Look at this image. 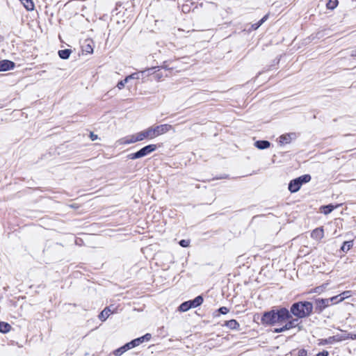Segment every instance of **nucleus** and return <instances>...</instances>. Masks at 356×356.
<instances>
[{"instance_id": "nucleus-12", "label": "nucleus", "mask_w": 356, "mask_h": 356, "mask_svg": "<svg viewBox=\"0 0 356 356\" xmlns=\"http://www.w3.org/2000/svg\"><path fill=\"white\" fill-rule=\"evenodd\" d=\"M324 236L323 227H318L314 229L311 234V237L315 240L320 241Z\"/></svg>"}, {"instance_id": "nucleus-27", "label": "nucleus", "mask_w": 356, "mask_h": 356, "mask_svg": "<svg viewBox=\"0 0 356 356\" xmlns=\"http://www.w3.org/2000/svg\"><path fill=\"white\" fill-rule=\"evenodd\" d=\"M179 243L181 247L186 248V247L189 246L190 242L188 240L183 239V240H181Z\"/></svg>"}, {"instance_id": "nucleus-33", "label": "nucleus", "mask_w": 356, "mask_h": 356, "mask_svg": "<svg viewBox=\"0 0 356 356\" xmlns=\"http://www.w3.org/2000/svg\"><path fill=\"white\" fill-rule=\"evenodd\" d=\"M126 345L129 346V350H130L134 347H136V343L134 341V340H132L131 341H130L129 343H127Z\"/></svg>"}, {"instance_id": "nucleus-7", "label": "nucleus", "mask_w": 356, "mask_h": 356, "mask_svg": "<svg viewBox=\"0 0 356 356\" xmlns=\"http://www.w3.org/2000/svg\"><path fill=\"white\" fill-rule=\"evenodd\" d=\"M339 296H335L330 298H319L316 300V308L319 309L320 312L323 311L325 308L328 307L331 303L334 301V299H338Z\"/></svg>"}, {"instance_id": "nucleus-38", "label": "nucleus", "mask_w": 356, "mask_h": 356, "mask_svg": "<svg viewBox=\"0 0 356 356\" xmlns=\"http://www.w3.org/2000/svg\"><path fill=\"white\" fill-rule=\"evenodd\" d=\"M90 139H91L92 141H94V140H97V139L98 136H97V135L95 134L94 133L90 132Z\"/></svg>"}, {"instance_id": "nucleus-34", "label": "nucleus", "mask_w": 356, "mask_h": 356, "mask_svg": "<svg viewBox=\"0 0 356 356\" xmlns=\"http://www.w3.org/2000/svg\"><path fill=\"white\" fill-rule=\"evenodd\" d=\"M126 345L129 346V350H130L134 347H136V343L134 341V340H132L131 341H130L129 343H127Z\"/></svg>"}, {"instance_id": "nucleus-36", "label": "nucleus", "mask_w": 356, "mask_h": 356, "mask_svg": "<svg viewBox=\"0 0 356 356\" xmlns=\"http://www.w3.org/2000/svg\"><path fill=\"white\" fill-rule=\"evenodd\" d=\"M134 341L136 343V346H139L140 343H143L141 337H138L137 339H134Z\"/></svg>"}, {"instance_id": "nucleus-1", "label": "nucleus", "mask_w": 356, "mask_h": 356, "mask_svg": "<svg viewBox=\"0 0 356 356\" xmlns=\"http://www.w3.org/2000/svg\"><path fill=\"white\" fill-rule=\"evenodd\" d=\"M291 317L289 309L282 307L279 309H272L265 312L261 318V323L264 325H275L283 324L287 319Z\"/></svg>"}, {"instance_id": "nucleus-14", "label": "nucleus", "mask_w": 356, "mask_h": 356, "mask_svg": "<svg viewBox=\"0 0 356 356\" xmlns=\"http://www.w3.org/2000/svg\"><path fill=\"white\" fill-rule=\"evenodd\" d=\"M254 145L259 149H265L270 147V143L268 140H257Z\"/></svg>"}, {"instance_id": "nucleus-21", "label": "nucleus", "mask_w": 356, "mask_h": 356, "mask_svg": "<svg viewBox=\"0 0 356 356\" xmlns=\"http://www.w3.org/2000/svg\"><path fill=\"white\" fill-rule=\"evenodd\" d=\"M300 182V185L302 186L305 183H307L311 180V176L309 175H304L296 178Z\"/></svg>"}, {"instance_id": "nucleus-5", "label": "nucleus", "mask_w": 356, "mask_h": 356, "mask_svg": "<svg viewBox=\"0 0 356 356\" xmlns=\"http://www.w3.org/2000/svg\"><path fill=\"white\" fill-rule=\"evenodd\" d=\"M204 299L202 296H197L195 299L184 302L179 307V311L185 312L191 308H195L202 304Z\"/></svg>"}, {"instance_id": "nucleus-19", "label": "nucleus", "mask_w": 356, "mask_h": 356, "mask_svg": "<svg viewBox=\"0 0 356 356\" xmlns=\"http://www.w3.org/2000/svg\"><path fill=\"white\" fill-rule=\"evenodd\" d=\"M129 350V346H127L124 344V346H121L120 348L115 350L113 351V354L115 356H121L124 353L127 351Z\"/></svg>"}, {"instance_id": "nucleus-29", "label": "nucleus", "mask_w": 356, "mask_h": 356, "mask_svg": "<svg viewBox=\"0 0 356 356\" xmlns=\"http://www.w3.org/2000/svg\"><path fill=\"white\" fill-rule=\"evenodd\" d=\"M140 337L143 339V342L148 341H149L151 339L152 335L150 334H149V333H147L144 336Z\"/></svg>"}, {"instance_id": "nucleus-22", "label": "nucleus", "mask_w": 356, "mask_h": 356, "mask_svg": "<svg viewBox=\"0 0 356 356\" xmlns=\"http://www.w3.org/2000/svg\"><path fill=\"white\" fill-rule=\"evenodd\" d=\"M353 243L352 241H345L341 246V250L343 252H346L353 247Z\"/></svg>"}, {"instance_id": "nucleus-28", "label": "nucleus", "mask_w": 356, "mask_h": 356, "mask_svg": "<svg viewBox=\"0 0 356 356\" xmlns=\"http://www.w3.org/2000/svg\"><path fill=\"white\" fill-rule=\"evenodd\" d=\"M83 51L86 53H92L93 49L90 44H87L84 47Z\"/></svg>"}, {"instance_id": "nucleus-44", "label": "nucleus", "mask_w": 356, "mask_h": 356, "mask_svg": "<svg viewBox=\"0 0 356 356\" xmlns=\"http://www.w3.org/2000/svg\"><path fill=\"white\" fill-rule=\"evenodd\" d=\"M340 298V297L338 298V299H334V301L331 304L338 303L339 302H337Z\"/></svg>"}, {"instance_id": "nucleus-42", "label": "nucleus", "mask_w": 356, "mask_h": 356, "mask_svg": "<svg viewBox=\"0 0 356 356\" xmlns=\"http://www.w3.org/2000/svg\"><path fill=\"white\" fill-rule=\"evenodd\" d=\"M260 26H261V24L258 22L256 24H254L252 25V28L254 29V30H256Z\"/></svg>"}, {"instance_id": "nucleus-32", "label": "nucleus", "mask_w": 356, "mask_h": 356, "mask_svg": "<svg viewBox=\"0 0 356 356\" xmlns=\"http://www.w3.org/2000/svg\"><path fill=\"white\" fill-rule=\"evenodd\" d=\"M284 331H286V330L284 329V325H283L281 327L275 328L273 332H275V333H280V332H283Z\"/></svg>"}, {"instance_id": "nucleus-25", "label": "nucleus", "mask_w": 356, "mask_h": 356, "mask_svg": "<svg viewBox=\"0 0 356 356\" xmlns=\"http://www.w3.org/2000/svg\"><path fill=\"white\" fill-rule=\"evenodd\" d=\"M334 209V207L332 204L326 205L323 207V213L325 214H328L331 213Z\"/></svg>"}, {"instance_id": "nucleus-31", "label": "nucleus", "mask_w": 356, "mask_h": 356, "mask_svg": "<svg viewBox=\"0 0 356 356\" xmlns=\"http://www.w3.org/2000/svg\"><path fill=\"white\" fill-rule=\"evenodd\" d=\"M218 312L222 314H226L227 313H228L229 309L226 307H222L219 308Z\"/></svg>"}, {"instance_id": "nucleus-13", "label": "nucleus", "mask_w": 356, "mask_h": 356, "mask_svg": "<svg viewBox=\"0 0 356 356\" xmlns=\"http://www.w3.org/2000/svg\"><path fill=\"white\" fill-rule=\"evenodd\" d=\"M298 181L297 179H294L289 182L288 188L291 193H296L300 190L301 186Z\"/></svg>"}, {"instance_id": "nucleus-16", "label": "nucleus", "mask_w": 356, "mask_h": 356, "mask_svg": "<svg viewBox=\"0 0 356 356\" xmlns=\"http://www.w3.org/2000/svg\"><path fill=\"white\" fill-rule=\"evenodd\" d=\"M225 325L232 330H237L239 327V323L234 319L225 321Z\"/></svg>"}, {"instance_id": "nucleus-24", "label": "nucleus", "mask_w": 356, "mask_h": 356, "mask_svg": "<svg viewBox=\"0 0 356 356\" xmlns=\"http://www.w3.org/2000/svg\"><path fill=\"white\" fill-rule=\"evenodd\" d=\"M338 5V0H329L326 4V6L328 9L333 10Z\"/></svg>"}, {"instance_id": "nucleus-40", "label": "nucleus", "mask_w": 356, "mask_h": 356, "mask_svg": "<svg viewBox=\"0 0 356 356\" xmlns=\"http://www.w3.org/2000/svg\"><path fill=\"white\" fill-rule=\"evenodd\" d=\"M268 18V15H264L259 22L262 24L264 23Z\"/></svg>"}, {"instance_id": "nucleus-4", "label": "nucleus", "mask_w": 356, "mask_h": 356, "mask_svg": "<svg viewBox=\"0 0 356 356\" xmlns=\"http://www.w3.org/2000/svg\"><path fill=\"white\" fill-rule=\"evenodd\" d=\"M156 149V145H154V144L148 145L143 147L138 152L129 154L127 157L129 159H132V160L140 159V158L144 157V156L151 154L152 152H154Z\"/></svg>"}, {"instance_id": "nucleus-17", "label": "nucleus", "mask_w": 356, "mask_h": 356, "mask_svg": "<svg viewBox=\"0 0 356 356\" xmlns=\"http://www.w3.org/2000/svg\"><path fill=\"white\" fill-rule=\"evenodd\" d=\"M27 10H33L35 6L33 0H19Z\"/></svg>"}, {"instance_id": "nucleus-15", "label": "nucleus", "mask_w": 356, "mask_h": 356, "mask_svg": "<svg viewBox=\"0 0 356 356\" xmlns=\"http://www.w3.org/2000/svg\"><path fill=\"white\" fill-rule=\"evenodd\" d=\"M112 313L111 309L110 307H106L104 309V310L99 314V318L102 321H104L106 320V318L109 316V315Z\"/></svg>"}, {"instance_id": "nucleus-23", "label": "nucleus", "mask_w": 356, "mask_h": 356, "mask_svg": "<svg viewBox=\"0 0 356 356\" xmlns=\"http://www.w3.org/2000/svg\"><path fill=\"white\" fill-rule=\"evenodd\" d=\"M339 296L340 298L338 300H337V302H342L343 300L349 298L351 296V291H343V293H341V294H339Z\"/></svg>"}, {"instance_id": "nucleus-41", "label": "nucleus", "mask_w": 356, "mask_h": 356, "mask_svg": "<svg viewBox=\"0 0 356 356\" xmlns=\"http://www.w3.org/2000/svg\"><path fill=\"white\" fill-rule=\"evenodd\" d=\"M343 338H345V339H356V334H348L347 337H344Z\"/></svg>"}, {"instance_id": "nucleus-26", "label": "nucleus", "mask_w": 356, "mask_h": 356, "mask_svg": "<svg viewBox=\"0 0 356 356\" xmlns=\"http://www.w3.org/2000/svg\"><path fill=\"white\" fill-rule=\"evenodd\" d=\"M128 81H129V79L127 76L124 80H122L118 83L117 87L120 90L122 89L124 87V85L128 82Z\"/></svg>"}, {"instance_id": "nucleus-35", "label": "nucleus", "mask_w": 356, "mask_h": 356, "mask_svg": "<svg viewBox=\"0 0 356 356\" xmlns=\"http://www.w3.org/2000/svg\"><path fill=\"white\" fill-rule=\"evenodd\" d=\"M127 78L129 79H138L139 76L138 73H134L129 76H127Z\"/></svg>"}, {"instance_id": "nucleus-3", "label": "nucleus", "mask_w": 356, "mask_h": 356, "mask_svg": "<svg viewBox=\"0 0 356 356\" xmlns=\"http://www.w3.org/2000/svg\"><path fill=\"white\" fill-rule=\"evenodd\" d=\"M172 126L168 124L151 126L146 129L140 131L143 140L144 139H153L159 136L164 134L171 130Z\"/></svg>"}, {"instance_id": "nucleus-20", "label": "nucleus", "mask_w": 356, "mask_h": 356, "mask_svg": "<svg viewBox=\"0 0 356 356\" xmlns=\"http://www.w3.org/2000/svg\"><path fill=\"white\" fill-rule=\"evenodd\" d=\"M11 329V325L6 322H0V332L7 333Z\"/></svg>"}, {"instance_id": "nucleus-37", "label": "nucleus", "mask_w": 356, "mask_h": 356, "mask_svg": "<svg viewBox=\"0 0 356 356\" xmlns=\"http://www.w3.org/2000/svg\"><path fill=\"white\" fill-rule=\"evenodd\" d=\"M329 353L327 350H323L321 353H318L316 356H328Z\"/></svg>"}, {"instance_id": "nucleus-6", "label": "nucleus", "mask_w": 356, "mask_h": 356, "mask_svg": "<svg viewBox=\"0 0 356 356\" xmlns=\"http://www.w3.org/2000/svg\"><path fill=\"white\" fill-rule=\"evenodd\" d=\"M143 138L140 132L135 134L127 136L118 140V143L120 145H128L134 143L136 142L142 141Z\"/></svg>"}, {"instance_id": "nucleus-39", "label": "nucleus", "mask_w": 356, "mask_h": 356, "mask_svg": "<svg viewBox=\"0 0 356 356\" xmlns=\"http://www.w3.org/2000/svg\"><path fill=\"white\" fill-rule=\"evenodd\" d=\"M268 18V15H264L259 22L262 24L264 23Z\"/></svg>"}, {"instance_id": "nucleus-18", "label": "nucleus", "mask_w": 356, "mask_h": 356, "mask_svg": "<svg viewBox=\"0 0 356 356\" xmlns=\"http://www.w3.org/2000/svg\"><path fill=\"white\" fill-rule=\"evenodd\" d=\"M71 53H72V50L69 49L59 50L58 52L59 57L61 59H65V60L69 58Z\"/></svg>"}, {"instance_id": "nucleus-43", "label": "nucleus", "mask_w": 356, "mask_h": 356, "mask_svg": "<svg viewBox=\"0 0 356 356\" xmlns=\"http://www.w3.org/2000/svg\"><path fill=\"white\" fill-rule=\"evenodd\" d=\"M351 56L356 57V49L352 51L351 52Z\"/></svg>"}, {"instance_id": "nucleus-2", "label": "nucleus", "mask_w": 356, "mask_h": 356, "mask_svg": "<svg viewBox=\"0 0 356 356\" xmlns=\"http://www.w3.org/2000/svg\"><path fill=\"white\" fill-rule=\"evenodd\" d=\"M313 310V305L310 302H298L293 303L289 311L290 314L298 320L309 316Z\"/></svg>"}, {"instance_id": "nucleus-11", "label": "nucleus", "mask_w": 356, "mask_h": 356, "mask_svg": "<svg viewBox=\"0 0 356 356\" xmlns=\"http://www.w3.org/2000/svg\"><path fill=\"white\" fill-rule=\"evenodd\" d=\"M295 137L296 134L294 133L283 134L280 137L279 142L281 145L289 144L295 138Z\"/></svg>"}, {"instance_id": "nucleus-30", "label": "nucleus", "mask_w": 356, "mask_h": 356, "mask_svg": "<svg viewBox=\"0 0 356 356\" xmlns=\"http://www.w3.org/2000/svg\"><path fill=\"white\" fill-rule=\"evenodd\" d=\"M298 356H307V351L305 349H300L298 351Z\"/></svg>"}, {"instance_id": "nucleus-9", "label": "nucleus", "mask_w": 356, "mask_h": 356, "mask_svg": "<svg viewBox=\"0 0 356 356\" xmlns=\"http://www.w3.org/2000/svg\"><path fill=\"white\" fill-rule=\"evenodd\" d=\"M15 66L14 62L9 60H3L0 61V72H5L13 70Z\"/></svg>"}, {"instance_id": "nucleus-10", "label": "nucleus", "mask_w": 356, "mask_h": 356, "mask_svg": "<svg viewBox=\"0 0 356 356\" xmlns=\"http://www.w3.org/2000/svg\"><path fill=\"white\" fill-rule=\"evenodd\" d=\"M342 340H345V338H342L341 337H339L338 335L330 337L327 339H323L320 341L319 345H326V344H332L334 342L341 341Z\"/></svg>"}, {"instance_id": "nucleus-8", "label": "nucleus", "mask_w": 356, "mask_h": 356, "mask_svg": "<svg viewBox=\"0 0 356 356\" xmlns=\"http://www.w3.org/2000/svg\"><path fill=\"white\" fill-rule=\"evenodd\" d=\"M284 323V329H286V330L295 327H298V330H301L302 329V325H300L301 322L297 318H293L291 316L290 318L287 319Z\"/></svg>"}]
</instances>
